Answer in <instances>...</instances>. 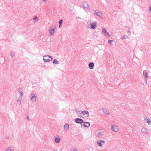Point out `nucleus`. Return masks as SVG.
Segmentation results:
<instances>
[{"label": "nucleus", "mask_w": 151, "mask_h": 151, "mask_svg": "<svg viewBox=\"0 0 151 151\" xmlns=\"http://www.w3.org/2000/svg\"><path fill=\"white\" fill-rule=\"evenodd\" d=\"M43 59L44 62H48L51 61L53 59L51 56L48 55H46L43 57Z\"/></svg>", "instance_id": "1"}, {"label": "nucleus", "mask_w": 151, "mask_h": 151, "mask_svg": "<svg viewBox=\"0 0 151 151\" xmlns=\"http://www.w3.org/2000/svg\"><path fill=\"white\" fill-rule=\"evenodd\" d=\"M82 115L83 117V118L85 117H88L89 116V112L88 111H81Z\"/></svg>", "instance_id": "2"}, {"label": "nucleus", "mask_w": 151, "mask_h": 151, "mask_svg": "<svg viewBox=\"0 0 151 151\" xmlns=\"http://www.w3.org/2000/svg\"><path fill=\"white\" fill-rule=\"evenodd\" d=\"M83 123L84 124H81V128H83V127H84L86 128H88L90 126V123L88 122H83Z\"/></svg>", "instance_id": "3"}, {"label": "nucleus", "mask_w": 151, "mask_h": 151, "mask_svg": "<svg viewBox=\"0 0 151 151\" xmlns=\"http://www.w3.org/2000/svg\"><path fill=\"white\" fill-rule=\"evenodd\" d=\"M97 23L96 22H94L93 23H92L90 24V28L91 29H94L97 27Z\"/></svg>", "instance_id": "4"}, {"label": "nucleus", "mask_w": 151, "mask_h": 151, "mask_svg": "<svg viewBox=\"0 0 151 151\" xmlns=\"http://www.w3.org/2000/svg\"><path fill=\"white\" fill-rule=\"evenodd\" d=\"M75 121V122L77 124H82V123L83 122V119L78 118H76V119Z\"/></svg>", "instance_id": "5"}, {"label": "nucleus", "mask_w": 151, "mask_h": 151, "mask_svg": "<svg viewBox=\"0 0 151 151\" xmlns=\"http://www.w3.org/2000/svg\"><path fill=\"white\" fill-rule=\"evenodd\" d=\"M82 5L83 7L85 9V10H88L90 9L89 6L88 4L86 2H84V3Z\"/></svg>", "instance_id": "6"}, {"label": "nucleus", "mask_w": 151, "mask_h": 151, "mask_svg": "<svg viewBox=\"0 0 151 151\" xmlns=\"http://www.w3.org/2000/svg\"><path fill=\"white\" fill-rule=\"evenodd\" d=\"M95 14L96 16L99 17H101L102 15V12L98 10H96L95 11Z\"/></svg>", "instance_id": "7"}, {"label": "nucleus", "mask_w": 151, "mask_h": 151, "mask_svg": "<svg viewBox=\"0 0 151 151\" xmlns=\"http://www.w3.org/2000/svg\"><path fill=\"white\" fill-rule=\"evenodd\" d=\"M111 129L113 131L116 132H117L118 131L117 127L115 125L112 126Z\"/></svg>", "instance_id": "8"}, {"label": "nucleus", "mask_w": 151, "mask_h": 151, "mask_svg": "<svg viewBox=\"0 0 151 151\" xmlns=\"http://www.w3.org/2000/svg\"><path fill=\"white\" fill-rule=\"evenodd\" d=\"M143 74H144V78L145 80H146V83L147 84V80L148 77V73L147 72V71L145 70H144L143 71Z\"/></svg>", "instance_id": "9"}, {"label": "nucleus", "mask_w": 151, "mask_h": 151, "mask_svg": "<svg viewBox=\"0 0 151 151\" xmlns=\"http://www.w3.org/2000/svg\"><path fill=\"white\" fill-rule=\"evenodd\" d=\"M57 136H55L54 137H55V141L56 143H59L60 140V137H56Z\"/></svg>", "instance_id": "10"}, {"label": "nucleus", "mask_w": 151, "mask_h": 151, "mask_svg": "<svg viewBox=\"0 0 151 151\" xmlns=\"http://www.w3.org/2000/svg\"><path fill=\"white\" fill-rule=\"evenodd\" d=\"M30 98L31 99V100L32 101H35L36 99V96L33 94H32L30 95Z\"/></svg>", "instance_id": "11"}, {"label": "nucleus", "mask_w": 151, "mask_h": 151, "mask_svg": "<svg viewBox=\"0 0 151 151\" xmlns=\"http://www.w3.org/2000/svg\"><path fill=\"white\" fill-rule=\"evenodd\" d=\"M103 132V131L102 129H99L98 131L97 136L99 137L101 135H102Z\"/></svg>", "instance_id": "12"}, {"label": "nucleus", "mask_w": 151, "mask_h": 151, "mask_svg": "<svg viewBox=\"0 0 151 151\" xmlns=\"http://www.w3.org/2000/svg\"><path fill=\"white\" fill-rule=\"evenodd\" d=\"M55 26L54 28H53L51 30L49 31V34L50 36H52V35L55 32Z\"/></svg>", "instance_id": "13"}, {"label": "nucleus", "mask_w": 151, "mask_h": 151, "mask_svg": "<svg viewBox=\"0 0 151 151\" xmlns=\"http://www.w3.org/2000/svg\"><path fill=\"white\" fill-rule=\"evenodd\" d=\"M88 65L89 68L91 69L93 68L94 64L93 62H91L88 64Z\"/></svg>", "instance_id": "14"}, {"label": "nucleus", "mask_w": 151, "mask_h": 151, "mask_svg": "<svg viewBox=\"0 0 151 151\" xmlns=\"http://www.w3.org/2000/svg\"><path fill=\"white\" fill-rule=\"evenodd\" d=\"M102 111L104 113L105 115H109V111H108L107 109L106 108H103L102 109Z\"/></svg>", "instance_id": "15"}, {"label": "nucleus", "mask_w": 151, "mask_h": 151, "mask_svg": "<svg viewBox=\"0 0 151 151\" xmlns=\"http://www.w3.org/2000/svg\"><path fill=\"white\" fill-rule=\"evenodd\" d=\"M22 88H18L17 89V91L20 93V96H23V92L21 90V89Z\"/></svg>", "instance_id": "16"}, {"label": "nucleus", "mask_w": 151, "mask_h": 151, "mask_svg": "<svg viewBox=\"0 0 151 151\" xmlns=\"http://www.w3.org/2000/svg\"><path fill=\"white\" fill-rule=\"evenodd\" d=\"M69 128V126L68 124H65L64 126V129L65 131H66Z\"/></svg>", "instance_id": "17"}, {"label": "nucleus", "mask_w": 151, "mask_h": 151, "mask_svg": "<svg viewBox=\"0 0 151 151\" xmlns=\"http://www.w3.org/2000/svg\"><path fill=\"white\" fill-rule=\"evenodd\" d=\"M76 112L78 115L81 117L83 118V116L82 115L81 112V111H78L77 110H76Z\"/></svg>", "instance_id": "18"}, {"label": "nucleus", "mask_w": 151, "mask_h": 151, "mask_svg": "<svg viewBox=\"0 0 151 151\" xmlns=\"http://www.w3.org/2000/svg\"><path fill=\"white\" fill-rule=\"evenodd\" d=\"M102 32L104 33L106 35L110 36L109 33L107 32L106 30L105 29L102 28Z\"/></svg>", "instance_id": "19"}, {"label": "nucleus", "mask_w": 151, "mask_h": 151, "mask_svg": "<svg viewBox=\"0 0 151 151\" xmlns=\"http://www.w3.org/2000/svg\"><path fill=\"white\" fill-rule=\"evenodd\" d=\"M141 131L144 134L147 133V131H146V129L144 128H142Z\"/></svg>", "instance_id": "20"}, {"label": "nucleus", "mask_w": 151, "mask_h": 151, "mask_svg": "<svg viewBox=\"0 0 151 151\" xmlns=\"http://www.w3.org/2000/svg\"><path fill=\"white\" fill-rule=\"evenodd\" d=\"M52 63L54 64H59V61L57 60L56 59H55L53 60Z\"/></svg>", "instance_id": "21"}, {"label": "nucleus", "mask_w": 151, "mask_h": 151, "mask_svg": "<svg viewBox=\"0 0 151 151\" xmlns=\"http://www.w3.org/2000/svg\"><path fill=\"white\" fill-rule=\"evenodd\" d=\"M145 120L149 124H151V121L150 120L149 118L145 119Z\"/></svg>", "instance_id": "22"}, {"label": "nucleus", "mask_w": 151, "mask_h": 151, "mask_svg": "<svg viewBox=\"0 0 151 151\" xmlns=\"http://www.w3.org/2000/svg\"><path fill=\"white\" fill-rule=\"evenodd\" d=\"M63 21V19H60L59 21V28H60L62 26V22Z\"/></svg>", "instance_id": "23"}, {"label": "nucleus", "mask_w": 151, "mask_h": 151, "mask_svg": "<svg viewBox=\"0 0 151 151\" xmlns=\"http://www.w3.org/2000/svg\"><path fill=\"white\" fill-rule=\"evenodd\" d=\"M97 143L98 144V145L99 147L101 146H102V145L103 144H101V143L100 142V140H99L97 141Z\"/></svg>", "instance_id": "24"}, {"label": "nucleus", "mask_w": 151, "mask_h": 151, "mask_svg": "<svg viewBox=\"0 0 151 151\" xmlns=\"http://www.w3.org/2000/svg\"><path fill=\"white\" fill-rule=\"evenodd\" d=\"M122 39H127L128 38V37L127 35H121Z\"/></svg>", "instance_id": "25"}, {"label": "nucleus", "mask_w": 151, "mask_h": 151, "mask_svg": "<svg viewBox=\"0 0 151 151\" xmlns=\"http://www.w3.org/2000/svg\"><path fill=\"white\" fill-rule=\"evenodd\" d=\"M22 96H19L17 100V102H21L22 98Z\"/></svg>", "instance_id": "26"}, {"label": "nucleus", "mask_w": 151, "mask_h": 151, "mask_svg": "<svg viewBox=\"0 0 151 151\" xmlns=\"http://www.w3.org/2000/svg\"><path fill=\"white\" fill-rule=\"evenodd\" d=\"M114 41L113 40H109L108 41V42L111 45H112V42Z\"/></svg>", "instance_id": "27"}, {"label": "nucleus", "mask_w": 151, "mask_h": 151, "mask_svg": "<svg viewBox=\"0 0 151 151\" xmlns=\"http://www.w3.org/2000/svg\"><path fill=\"white\" fill-rule=\"evenodd\" d=\"M14 55V53L13 52H11L10 53V55L11 56V57H13Z\"/></svg>", "instance_id": "28"}, {"label": "nucleus", "mask_w": 151, "mask_h": 151, "mask_svg": "<svg viewBox=\"0 0 151 151\" xmlns=\"http://www.w3.org/2000/svg\"><path fill=\"white\" fill-rule=\"evenodd\" d=\"M5 151H13V150L11 149L10 147H9Z\"/></svg>", "instance_id": "29"}, {"label": "nucleus", "mask_w": 151, "mask_h": 151, "mask_svg": "<svg viewBox=\"0 0 151 151\" xmlns=\"http://www.w3.org/2000/svg\"><path fill=\"white\" fill-rule=\"evenodd\" d=\"M38 19V17L37 16H35L33 18V19L36 22L35 20H37Z\"/></svg>", "instance_id": "30"}, {"label": "nucleus", "mask_w": 151, "mask_h": 151, "mask_svg": "<svg viewBox=\"0 0 151 151\" xmlns=\"http://www.w3.org/2000/svg\"><path fill=\"white\" fill-rule=\"evenodd\" d=\"M100 140V142H101V143H105V141L104 140Z\"/></svg>", "instance_id": "31"}, {"label": "nucleus", "mask_w": 151, "mask_h": 151, "mask_svg": "<svg viewBox=\"0 0 151 151\" xmlns=\"http://www.w3.org/2000/svg\"><path fill=\"white\" fill-rule=\"evenodd\" d=\"M127 33H128V34L129 35H130L131 34V32H130L129 31H128L127 32Z\"/></svg>", "instance_id": "32"}, {"label": "nucleus", "mask_w": 151, "mask_h": 151, "mask_svg": "<svg viewBox=\"0 0 151 151\" xmlns=\"http://www.w3.org/2000/svg\"><path fill=\"white\" fill-rule=\"evenodd\" d=\"M149 11L151 12V6H150L149 8Z\"/></svg>", "instance_id": "33"}, {"label": "nucleus", "mask_w": 151, "mask_h": 151, "mask_svg": "<svg viewBox=\"0 0 151 151\" xmlns=\"http://www.w3.org/2000/svg\"><path fill=\"white\" fill-rule=\"evenodd\" d=\"M26 119L27 120L29 121V118L28 116H27Z\"/></svg>", "instance_id": "34"}, {"label": "nucleus", "mask_w": 151, "mask_h": 151, "mask_svg": "<svg viewBox=\"0 0 151 151\" xmlns=\"http://www.w3.org/2000/svg\"><path fill=\"white\" fill-rule=\"evenodd\" d=\"M73 151H77V150L76 149H74L73 150Z\"/></svg>", "instance_id": "35"}, {"label": "nucleus", "mask_w": 151, "mask_h": 151, "mask_svg": "<svg viewBox=\"0 0 151 151\" xmlns=\"http://www.w3.org/2000/svg\"><path fill=\"white\" fill-rule=\"evenodd\" d=\"M6 139H9V137L8 136H6L5 137Z\"/></svg>", "instance_id": "36"}, {"label": "nucleus", "mask_w": 151, "mask_h": 151, "mask_svg": "<svg viewBox=\"0 0 151 151\" xmlns=\"http://www.w3.org/2000/svg\"><path fill=\"white\" fill-rule=\"evenodd\" d=\"M53 28L52 27H51L50 28V29H49V31L51 30L52 29H53Z\"/></svg>", "instance_id": "37"}, {"label": "nucleus", "mask_w": 151, "mask_h": 151, "mask_svg": "<svg viewBox=\"0 0 151 151\" xmlns=\"http://www.w3.org/2000/svg\"><path fill=\"white\" fill-rule=\"evenodd\" d=\"M18 103V104H19V105H20V104H21V102H17Z\"/></svg>", "instance_id": "38"}, {"label": "nucleus", "mask_w": 151, "mask_h": 151, "mask_svg": "<svg viewBox=\"0 0 151 151\" xmlns=\"http://www.w3.org/2000/svg\"><path fill=\"white\" fill-rule=\"evenodd\" d=\"M46 0H43V1L45 2H46Z\"/></svg>", "instance_id": "39"}, {"label": "nucleus", "mask_w": 151, "mask_h": 151, "mask_svg": "<svg viewBox=\"0 0 151 151\" xmlns=\"http://www.w3.org/2000/svg\"><path fill=\"white\" fill-rule=\"evenodd\" d=\"M54 151H57V150H54Z\"/></svg>", "instance_id": "40"}, {"label": "nucleus", "mask_w": 151, "mask_h": 151, "mask_svg": "<svg viewBox=\"0 0 151 151\" xmlns=\"http://www.w3.org/2000/svg\"><path fill=\"white\" fill-rule=\"evenodd\" d=\"M129 29H130V28H129Z\"/></svg>", "instance_id": "41"}]
</instances>
